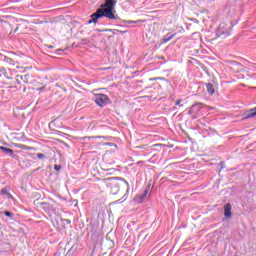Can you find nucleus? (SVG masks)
<instances>
[{
	"mask_svg": "<svg viewBox=\"0 0 256 256\" xmlns=\"http://www.w3.org/2000/svg\"><path fill=\"white\" fill-rule=\"evenodd\" d=\"M121 181H122V183L125 185V188H126V193H129V189H130V187H129V182H127V180H125V179H121Z\"/></svg>",
	"mask_w": 256,
	"mask_h": 256,
	"instance_id": "f8f14e48",
	"label": "nucleus"
},
{
	"mask_svg": "<svg viewBox=\"0 0 256 256\" xmlns=\"http://www.w3.org/2000/svg\"><path fill=\"white\" fill-rule=\"evenodd\" d=\"M149 193L148 190L144 191L143 195L140 196L141 201L147 197V194Z\"/></svg>",
	"mask_w": 256,
	"mask_h": 256,
	"instance_id": "f3484780",
	"label": "nucleus"
},
{
	"mask_svg": "<svg viewBox=\"0 0 256 256\" xmlns=\"http://www.w3.org/2000/svg\"><path fill=\"white\" fill-rule=\"evenodd\" d=\"M175 35H177V34L175 33V34H172V35H170V36H169V34L166 35V36L163 38V43H169V41H171V39H173V38L175 37Z\"/></svg>",
	"mask_w": 256,
	"mask_h": 256,
	"instance_id": "9b49d317",
	"label": "nucleus"
},
{
	"mask_svg": "<svg viewBox=\"0 0 256 256\" xmlns=\"http://www.w3.org/2000/svg\"><path fill=\"white\" fill-rule=\"evenodd\" d=\"M127 199V194H125L121 199L117 200L116 203H123Z\"/></svg>",
	"mask_w": 256,
	"mask_h": 256,
	"instance_id": "2eb2a0df",
	"label": "nucleus"
},
{
	"mask_svg": "<svg viewBox=\"0 0 256 256\" xmlns=\"http://www.w3.org/2000/svg\"><path fill=\"white\" fill-rule=\"evenodd\" d=\"M24 151H35L34 147L24 145Z\"/></svg>",
	"mask_w": 256,
	"mask_h": 256,
	"instance_id": "ddd939ff",
	"label": "nucleus"
},
{
	"mask_svg": "<svg viewBox=\"0 0 256 256\" xmlns=\"http://www.w3.org/2000/svg\"><path fill=\"white\" fill-rule=\"evenodd\" d=\"M231 209H232V207H231V204H230V203H228V204H226V205L224 206V216H225L227 219H229V217H231Z\"/></svg>",
	"mask_w": 256,
	"mask_h": 256,
	"instance_id": "423d86ee",
	"label": "nucleus"
},
{
	"mask_svg": "<svg viewBox=\"0 0 256 256\" xmlns=\"http://www.w3.org/2000/svg\"><path fill=\"white\" fill-rule=\"evenodd\" d=\"M54 169L55 171H61V165H55Z\"/></svg>",
	"mask_w": 256,
	"mask_h": 256,
	"instance_id": "5701e85b",
	"label": "nucleus"
},
{
	"mask_svg": "<svg viewBox=\"0 0 256 256\" xmlns=\"http://www.w3.org/2000/svg\"><path fill=\"white\" fill-rule=\"evenodd\" d=\"M116 5L117 0H105V3L101 4L100 8L91 15V19L88 21L89 25H91V23H97V20L101 19V17H106V19H110L111 21L119 19V16L115 14L117 13V11H115Z\"/></svg>",
	"mask_w": 256,
	"mask_h": 256,
	"instance_id": "f257e3e1",
	"label": "nucleus"
},
{
	"mask_svg": "<svg viewBox=\"0 0 256 256\" xmlns=\"http://www.w3.org/2000/svg\"><path fill=\"white\" fill-rule=\"evenodd\" d=\"M106 145H108L109 147H112V146H113V143L107 142Z\"/></svg>",
	"mask_w": 256,
	"mask_h": 256,
	"instance_id": "393cba45",
	"label": "nucleus"
},
{
	"mask_svg": "<svg viewBox=\"0 0 256 256\" xmlns=\"http://www.w3.org/2000/svg\"><path fill=\"white\" fill-rule=\"evenodd\" d=\"M59 143H61V145H63L64 147H66V149H69V144H67V142L63 141V140H59Z\"/></svg>",
	"mask_w": 256,
	"mask_h": 256,
	"instance_id": "dca6fc26",
	"label": "nucleus"
},
{
	"mask_svg": "<svg viewBox=\"0 0 256 256\" xmlns=\"http://www.w3.org/2000/svg\"><path fill=\"white\" fill-rule=\"evenodd\" d=\"M205 105L203 103L193 104L188 111V115L192 117V119H197L199 117V113H201V109H203Z\"/></svg>",
	"mask_w": 256,
	"mask_h": 256,
	"instance_id": "7ed1b4c3",
	"label": "nucleus"
},
{
	"mask_svg": "<svg viewBox=\"0 0 256 256\" xmlns=\"http://www.w3.org/2000/svg\"><path fill=\"white\" fill-rule=\"evenodd\" d=\"M4 215H6V217H13V213L9 211H5Z\"/></svg>",
	"mask_w": 256,
	"mask_h": 256,
	"instance_id": "a211bd4d",
	"label": "nucleus"
},
{
	"mask_svg": "<svg viewBox=\"0 0 256 256\" xmlns=\"http://www.w3.org/2000/svg\"><path fill=\"white\" fill-rule=\"evenodd\" d=\"M95 103L98 104L99 107H105V105H109V96L105 94H96Z\"/></svg>",
	"mask_w": 256,
	"mask_h": 256,
	"instance_id": "20e7f679",
	"label": "nucleus"
},
{
	"mask_svg": "<svg viewBox=\"0 0 256 256\" xmlns=\"http://www.w3.org/2000/svg\"><path fill=\"white\" fill-rule=\"evenodd\" d=\"M37 157H38V159H45V154H43V153H38V154H37Z\"/></svg>",
	"mask_w": 256,
	"mask_h": 256,
	"instance_id": "6ab92c4d",
	"label": "nucleus"
},
{
	"mask_svg": "<svg viewBox=\"0 0 256 256\" xmlns=\"http://www.w3.org/2000/svg\"><path fill=\"white\" fill-rule=\"evenodd\" d=\"M16 147L18 148V149H25V145L24 144H16Z\"/></svg>",
	"mask_w": 256,
	"mask_h": 256,
	"instance_id": "412c9836",
	"label": "nucleus"
},
{
	"mask_svg": "<svg viewBox=\"0 0 256 256\" xmlns=\"http://www.w3.org/2000/svg\"><path fill=\"white\" fill-rule=\"evenodd\" d=\"M251 117H256V107L250 109L245 116V119H251Z\"/></svg>",
	"mask_w": 256,
	"mask_h": 256,
	"instance_id": "0eeeda50",
	"label": "nucleus"
},
{
	"mask_svg": "<svg viewBox=\"0 0 256 256\" xmlns=\"http://www.w3.org/2000/svg\"><path fill=\"white\" fill-rule=\"evenodd\" d=\"M16 147L18 148V149H25V145L24 144H16Z\"/></svg>",
	"mask_w": 256,
	"mask_h": 256,
	"instance_id": "aec40b11",
	"label": "nucleus"
},
{
	"mask_svg": "<svg viewBox=\"0 0 256 256\" xmlns=\"http://www.w3.org/2000/svg\"><path fill=\"white\" fill-rule=\"evenodd\" d=\"M129 23H135V21H130Z\"/></svg>",
	"mask_w": 256,
	"mask_h": 256,
	"instance_id": "cd10ccee",
	"label": "nucleus"
},
{
	"mask_svg": "<svg viewBox=\"0 0 256 256\" xmlns=\"http://www.w3.org/2000/svg\"><path fill=\"white\" fill-rule=\"evenodd\" d=\"M42 205H48L47 203H42Z\"/></svg>",
	"mask_w": 256,
	"mask_h": 256,
	"instance_id": "c85d7f7f",
	"label": "nucleus"
},
{
	"mask_svg": "<svg viewBox=\"0 0 256 256\" xmlns=\"http://www.w3.org/2000/svg\"><path fill=\"white\" fill-rule=\"evenodd\" d=\"M0 151L5 153V155H8L9 157H15V154L13 153V149L7 148L5 146H0Z\"/></svg>",
	"mask_w": 256,
	"mask_h": 256,
	"instance_id": "39448f33",
	"label": "nucleus"
},
{
	"mask_svg": "<svg viewBox=\"0 0 256 256\" xmlns=\"http://www.w3.org/2000/svg\"><path fill=\"white\" fill-rule=\"evenodd\" d=\"M96 139H105L106 141H109V137L105 136H97Z\"/></svg>",
	"mask_w": 256,
	"mask_h": 256,
	"instance_id": "4be33fe9",
	"label": "nucleus"
},
{
	"mask_svg": "<svg viewBox=\"0 0 256 256\" xmlns=\"http://www.w3.org/2000/svg\"><path fill=\"white\" fill-rule=\"evenodd\" d=\"M112 194L117 195L119 193V184H111Z\"/></svg>",
	"mask_w": 256,
	"mask_h": 256,
	"instance_id": "1a4fd4ad",
	"label": "nucleus"
},
{
	"mask_svg": "<svg viewBox=\"0 0 256 256\" xmlns=\"http://www.w3.org/2000/svg\"><path fill=\"white\" fill-rule=\"evenodd\" d=\"M206 91L209 93V95H213V93H215V87H213V84H206Z\"/></svg>",
	"mask_w": 256,
	"mask_h": 256,
	"instance_id": "6e6552de",
	"label": "nucleus"
},
{
	"mask_svg": "<svg viewBox=\"0 0 256 256\" xmlns=\"http://www.w3.org/2000/svg\"><path fill=\"white\" fill-rule=\"evenodd\" d=\"M0 193H1V195H7V197H13V196L11 195V193L9 192V188H8V187L2 188L1 191H0Z\"/></svg>",
	"mask_w": 256,
	"mask_h": 256,
	"instance_id": "9d476101",
	"label": "nucleus"
},
{
	"mask_svg": "<svg viewBox=\"0 0 256 256\" xmlns=\"http://www.w3.org/2000/svg\"><path fill=\"white\" fill-rule=\"evenodd\" d=\"M219 167H220L221 169H223V168L225 167V163L221 162V163L219 164Z\"/></svg>",
	"mask_w": 256,
	"mask_h": 256,
	"instance_id": "b1692460",
	"label": "nucleus"
},
{
	"mask_svg": "<svg viewBox=\"0 0 256 256\" xmlns=\"http://www.w3.org/2000/svg\"><path fill=\"white\" fill-rule=\"evenodd\" d=\"M48 49H53V46L52 45L48 46Z\"/></svg>",
	"mask_w": 256,
	"mask_h": 256,
	"instance_id": "a878e982",
	"label": "nucleus"
},
{
	"mask_svg": "<svg viewBox=\"0 0 256 256\" xmlns=\"http://www.w3.org/2000/svg\"><path fill=\"white\" fill-rule=\"evenodd\" d=\"M67 221V223H71V220H66Z\"/></svg>",
	"mask_w": 256,
	"mask_h": 256,
	"instance_id": "bb28decb",
	"label": "nucleus"
},
{
	"mask_svg": "<svg viewBox=\"0 0 256 256\" xmlns=\"http://www.w3.org/2000/svg\"><path fill=\"white\" fill-rule=\"evenodd\" d=\"M57 51L63 52V50H57Z\"/></svg>",
	"mask_w": 256,
	"mask_h": 256,
	"instance_id": "c756f323",
	"label": "nucleus"
},
{
	"mask_svg": "<svg viewBox=\"0 0 256 256\" xmlns=\"http://www.w3.org/2000/svg\"><path fill=\"white\" fill-rule=\"evenodd\" d=\"M229 35H231L229 26H227L225 22L220 23L218 29L216 30V37H219L220 39H227Z\"/></svg>",
	"mask_w": 256,
	"mask_h": 256,
	"instance_id": "f03ea898",
	"label": "nucleus"
},
{
	"mask_svg": "<svg viewBox=\"0 0 256 256\" xmlns=\"http://www.w3.org/2000/svg\"><path fill=\"white\" fill-rule=\"evenodd\" d=\"M181 103H183V100H182V99H178V100L175 102L176 107H183V105H181Z\"/></svg>",
	"mask_w": 256,
	"mask_h": 256,
	"instance_id": "4468645a",
	"label": "nucleus"
}]
</instances>
